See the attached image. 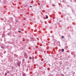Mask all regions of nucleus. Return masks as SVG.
Returning <instances> with one entry per match:
<instances>
[{
    "mask_svg": "<svg viewBox=\"0 0 76 76\" xmlns=\"http://www.w3.org/2000/svg\"><path fill=\"white\" fill-rule=\"evenodd\" d=\"M18 32H19V33H20L21 32V31H18Z\"/></svg>",
    "mask_w": 76,
    "mask_h": 76,
    "instance_id": "14",
    "label": "nucleus"
},
{
    "mask_svg": "<svg viewBox=\"0 0 76 76\" xmlns=\"http://www.w3.org/2000/svg\"><path fill=\"white\" fill-rule=\"evenodd\" d=\"M62 64V63H60V64Z\"/></svg>",
    "mask_w": 76,
    "mask_h": 76,
    "instance_id": "19",
    "label": "nucleus"
},
{
    "mask_svg": "<svg viewBox=\"0 0 76 76\" xmlns=\"http://www.w3.org/2000/svg\"><path fill=\"white\" fill-rule=\"evenodd\" d=\"M73 73H74V74H75V72H73Z\"/></svg>",
    "mask_w": 76,
    "mask_h": 76,
    "instance_id": "22",
    "label": "nucleus"
},
{
    "mask_svg": "<svg viewBox=\"0 0 76 76\" xmlns=\"http://www.w3.org/2000/svg\"><path fill=\"white\" fill-rule=\"evenodd\" d=\"M64 36H63L61 37V38H62L63 39L64 38Z\"/></svg>",
    "mask_w": 76,
    "mask_h": 76,
    "instance_id": "10",
    "label": "nucleus"
},
{
    "mask_svg": "<svg viewBox=\"0 0 76 76\" xmlns=\"http://www.w3.org/2000/svg\"><path fill=\"white\" fill-rule=\"evenodd\" d=\"M22 61L23 62L24 61H25V59H23Z\"/></svg>",
    "mask_w": 76,
    "mask_h": 76,
    "instance_id": "15",
    "label": "nucleus"
},
{
    "mask_svg": "<svg viewBox=\"0 0 76 76\" xmlns=\"http://www.w3.org/2000/svg\"><path fill=\"white\" fill-rule=\"evenodd\" d=\"M26 41H27V42H28V41H29V39H26Z\"/></svg>",
    "mask_w": 76,
    "mask_h": 76,
    "instance_id": "4",
    "label": "nucleus"
},
{
    "mask_svg": "<svg viewBox=\"0 0 76 76\" xmlns=\"http://www.w3.org/2000/svg\"><path fill=\"white\" fill-rule=\"evenodd\" d=\"M52 37H53V36H52Z\"/></svg>",
    "mask_w": 76,
    "mask_h": 76,
    "instance_id": "23",
    "label": "nucleus"
},
{
    "mask_svg": "<svg viewBox=\"0 0 76 76\" xmlns=\"http://www.w3.org/2000/svg\"><path fill=\"white\" fill-rule=\"evenodd\" d=\"M7 73H8V74L9 73V72H7Z\"/></svg>",
    "mask_w": 76,
    "mask_h": 76,
    "instance_id": "18",
    "label": "nucleus"
},
{
    "mask_svg": "<svg viewBox=\"0 0 76 76\" xmlns=\"http://www.w3.org/2000/svg\"><path fill=\"white\" fill-rule=\"evenodd\" d=\"M1 48H2V49H4V47H3V46H1Z\"/></svg>",
    "mask_w": 76,
    "mask_h": 76,
    "instance_id": "9",
    "label": "nucleus"
},
{
    "mask_svg": "<svg viewBox=\"0 0 76 76\" xmlns=\"http://www.w3.org/2000/svg\"><path fill=\"white\" fill-rule=\"evenodd\" d=\"M20 61H18L17 62V64L18 67H20Z\"/></svg>",
    "mask_w": 76,
    "mask_h": 76,
    "instance_id": "1",
    "label": "nucleus"
},
{
    "mask_svg": "<svg viewBox=\"0 0 76 76\" xmlns=\"http://www.w3.org/2000/svg\"><path fill=\"white\" fill-rule=\"evenodd\" d=\"M7 73H5V76H7Z\"/></svg>",
    "mask_w": 76,
    "mask_h": 76,
    "instance_id": "8",
    "label": "nucleus"
},
{
    "mask_svg": "<svg viewBox=\"0 0 76 76\" xmlns=\"http://www.w3.org/2000/svg\"><path fill=\"white\" fill-rule=\"evenodd\" d=\"M58 42H59V43H60V42L58 41Z\"/></svg>",
    "mask_w": 76,
    "mask_h": 76,
    "instance_id": "24",
    "label": "nucleus"
},
{
    "mask_svg": "<svg viewBox=\"0 0 76 76\" xmlns=\"http://www.w3.org/2000/svg\"><path fill=\"white\" fill-rule=\"evenodd\" d=\"M29 59H30V60H31V59H32V58L31 57H29Z\"/></svg>",
    "mask_w": 76,
    "mask_h": 76,
    "instance_id": "7",
    "label": "nucleus"
},
{
    "mask_svg": "<svg viewBox=\"0 0 76 76\" xmlns=\"http://www.w3.org/2000/svg\"><path fill=\"white\" fill-rule=\"evenodd\" d=\"M34 38L33 37H31L30 39H29V41H33L34 40Z\"/></svg>",
    "mask_w": 76,
    "mask_h": 76,
    "instance_id": "2",
    "label": "nucleus"
},
{
    "mask_svg": "<svg viewBox=\"0 0 76 76\" xmlns=\"http://www.w3.org/2000/svg\"><path fill=\"white\" fill-rule=\"evenodd\" d=\"M62 76H64V75L63 74H62Z\"/></svg>",
    "mask_w": 76,
    "mask_h": 76,
    "instance_id": "21",
    "label": "nucleus"
},
{
    "mask_svg": "<svg viewBox=\"0 0 76 76\" xmlns=\"http://www.w3.org/2000/svg\"><path fill=\"white\" fill-rule=\"evenodd\" d=\"M1 74V73H0V75Z\"/></svg>",
    "mask_w": 76,
    "mask_h": 76,
    "instance_id": "25",
    "label": "nucleus"
},
{
    "mask_svg": "<svg viewBox=\"0 0 76 76\" xmlns=\"http://www.w3.org/2000/svg\"><path fill=\"white\" fill-rule=\"evenodd\" d=\"M55 43H56V42H55L54 43V45H56V44Z\"/></svg>",
    "mask_w": 76,
    "mask_h": 76,
    "instance_id": "11",
    "label": "nucleus"
},
{
    "mask_svg": "<svg viewBox=\"0 0 76 76\" xmlns=\"http://www.w3.org/2000/svg\"><path fill=\"white\" fill-rule=\"evenodd\" d=\"M46 19H48V16H47V15H46Z\"/></svg>",
    "mask_w": 76,
    "mask_h": 76,
    "instance_id": "6",
    "label": "nucleus"
},
{
    "mask_svg": "<svg viewBox=\"0 0 76 76\" xmlns=\"http://www.w3.org/2000/svg\"><path fill=\"white\" fill-rule=\"evenodd\" d=\"M23 76H26V74L25 73H23Z\"/></svg>",
    "mask_w": 76,
    "mask_h": 76,
    "instance_id": "3",
    "label": "nucleus"
},
{
    "mask_svg": "<svg viewBox=\"0 0 76 76\" xmlns=\"http://www.w3.org/2000/svg\"><path fill=\"white\" fill-rule=\"evenodd\" d=\"M3 53L4 54H5V53H6V51L4 52Z\"/></svg>",
    "mask_w": 76,
    "mask_h": 76,
    "instance_id": "16",
    "label": "nucleus"
},
{
    "mask_svg": "<svg viewBox=\"0 0 76 76\" xmlns=\"http://www.w3.org/2000/svg\"><path fill=\"white\" fill-rule=\"evenodd\" d=\"M15 22H18V20H15Z\"/></svg>",
    "mask_w": 76,
    "mask_h": 76,
    "instance_id": "13",
    "label": "nucleus"
},
{
    "mask_svg": "<svg viewBox=\"0 0 76 76\" xmlns=\"http://www.w3.org/2000/svg\"><path fill=\"white\" fill-rule=\"evenodd\" d=\"M73 2V0H71V2Z\"/></svg>",
    "mask_w": 76,
    "mask_h": 76,
    "instance_id": "17",
    "label": "nucleus"
},
{
    "mask_svg": "<svg viewBox=\"0 0 76 76\" xmlns=\"http://www.w3.org/2000/svg\"><path fill=\"white\" fill-rule=\"evenodd\" d=\"M64 51V50L63 49H62L61 50V51H62V52H63Z\"/></svg>",
    "mask_w": 76,
    "mask_h": 76,
    "instance_id": "5",
    "label": "nucleus"
},
{
    "mask_svg": "<svg viewBox=\"0 0 76 76\" xmlns=\"http://www.w3.org/2000/svg\"><path fill=\"white\" fill-rule=\"evenodd\" d=\"M72 12H73V11H72Z\"/></svg>",
    "mask_w": 76,
    "mask_h": 76,
    "instance_id": "26",
    "label": "nucleus"
},
{
    "mask_svg": "<svg viewBox=\"0 0 76 76\" xmlns=\"http://www.w3.org/2000/svg\"><path fill=\"white\" fill-rule=\"evenodd\" d=\"M30 7H32V6H30Z\"/></svg>",
    "mask_w": 76,
    "mask_h": 76,
    "instance_id": "20",
    "label": "nucleus"
},
{
    "mask_svg": "<svg viewBox=\"0 0 76 76\" xmlns=\"http://www.w3.org/2000/svg\"><path fill=\"white\" fill-rule=\"evenodd\" d=\"M52 5L53 6L55 7V5H54V4H52Z\"/></svg>",
    "mask_w": 76,
    "mask_h": 76,
    "instance_id": "12",
    "label": "nucleus"
}]
</instances>
